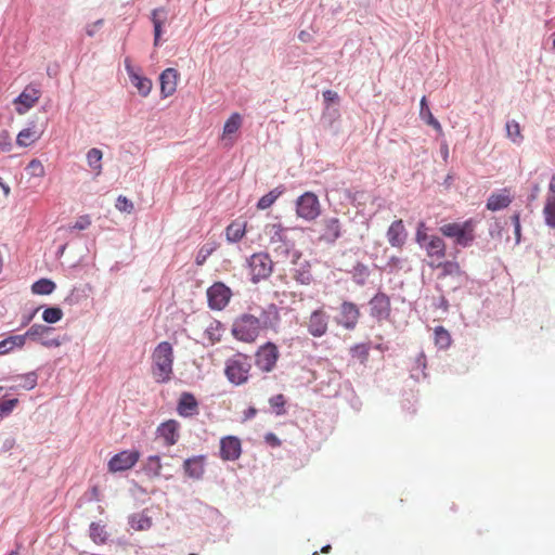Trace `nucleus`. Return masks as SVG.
<instances>
[{
    "label": "nucleus",
    "mask_w": 555,
    "mask_h": 555,
    "mask_svg": "<svg viewBox=\"0 0 555 555\" xmlns=\"http://www.w3.org/2000/svg\"><path fill=\"white\" fill-rule=\"evenodd\" d=\"M476 222L468 219L464 222H450L440 227L443 236L454 240V243L462 247H468L475 241Z\"/></svg>",
    "instance_id": "obj_4"
},
{
    "label": "nucleus",
    "mask_w": 555,
    "mask_h": 555,
    "mask_svg": "<svg viewBox=\"0 0 555 555\" xmlns=\"http://www.w3.org/2000/svg\"><path fill=\"white\" fill-rule=\"evenodd\" d=\"M167 22V12L165 9H155L152 11V23L154 26V46L158 47L163 34V26Z\"/></svg>",
    "instance_id": "obj_27"
},
{
    "label": "nucleus",
    "mask_w": 555,
    "mask_h": 555,
    "mask_svg": "<svg viewBox=\"0 0 555 555\" xmlns=\"http://www.w3.org/2000/svg\"><path fill=\"white\" fill-rule=\"evenodd\" d=\"M179 73L175 68H166L159 77L160 94L163 98L171 96L178 86Z\"/></svg>",
    "instance_id": "obj_17"
},
{
    "label": "nucleus",
    "mask_w": 555,
    "mask_h": 555,
    "mask_svg": "<svg viewBox=\"0 0 555 555\" xmlns=\"http://www.w3.org/2000/svg\"><path fill=\"white\" fill-rule=\"evenodd\" d=\"M138 450H122L115 454L107 463V470L112 474L131 469L140 460Z\"/></svg>",
    "instance_id": "obj_7"
},
{
    "label": "nucleus",
    "mask_w": 555,
    "mask_h": 555,
    "mask_svg": "<svg viewBox=\"0 0 555 555\" xmlns=\"http://www.w3.org/2000/svg\"><path fill=\"white\" fill-rule=\"evenodd\" d=\"M40 344L46 348L60 347L62 340L60 338L41 339Z\"/></svg>",
    "instance_id": "obj_54"
},
{
    "label": "nucleus",
    "mask_w": 555,
    "mask_h": 555,
    "mask_svg": "<svg viewBox=\"0 0 555 555\" xmlns=\"http://www.w3.org/2000/svg\"><path fill=\"white\" fill-rule=\"evenodd\" d=\"M173 348L170 343H159L152 352L151 372L158 384H166L173 375Z\"/></svg>",
    "instance_id": "obj_2"
},
{
    "label": "nucleus",
    "mask_w": 555,
    "mask_h": 555,
    "mask_svg": "<svg viewBox=\"0 0 555 555\" xmlns=\"http://www.w3.org/2000/svg\"><path fill=\"white\" fill-rule=\"evenodd\" d=\"M242 126V117L238 113H233L223 126L222 141L227 144L232 145L233 140L231 135L236 133Z\"/></svg>",
    "instance_id": "obj_28"
},
{
    "label": "nucleus",
    "mask_w": 555,
    "mask_h": 555,
    "mask_svg": "<svg viewBox=\"0 0 555 555\" xmlns=\"http://www.w3.org/2000/svg\"><path fill=\"white\" fill-rule=\"evenodd\" d=\"M63 318L62 309L57 307L47 308L42 313V319L47 323H56Z\"/></svg>",
    "instance_id": "obj_44"
},
{
    "label": "nucleus",
    "mask_w": 555,
    "mask_h": 555,
    "mask_svg": "<svg viewBox=\"0 0 555 555\" xmlns=\"http://www.w3.org/2000/svg\"><path fill=\"white\" fill-rule=\"evenodd\" d=\"M543 216L545 223L555 229V196L548 195L545 199V204L543 207Z\"/></svg>",
    "instance_id": "obj_36"
},
{
    "label": "nucleus",
    "mask_w": 555,
    "mask_h": 555,
    "mask_svg": "<svg viewBox=\"0 0 555 555\" xmlns=\"http://www.w3.org/2000/svg\"><path fill=\"white\" fill-rule=\"evenodd\" d=\"M323 98H324V101L327 102V103H331V102H335L338 100V94L337 92L335 91H332V90H325L323 92Z\"/></svg>",
    "instance_id": "obj_55"
},
{
    "label": "nucleus",
    "mask_w": 555,
    "mask_h": 555,
    "mask_svg": "<svg viewBox=\"0 0 555 555\" xmlns=\"http://www.w3.org/2000/svg\"><path fill=\"white\" fill-rule=\"evenodd\" d=\"M553 47L555 48V35L553 37Z\"/></svg>",
    "instance_id": "obj_64"
},
{
    "label": "nucleus",
    "mask_w": 555,
    "mask_h": 555,
    "mask_svg": "<svg viewBox=\"0 0 555 555\" xmlns=\"http://www.w3.org/2000/svg\"><path fill=\"white\" fill-rule=\"evenodd\" d=\"M205 457L203 455L193 456L183 463L184 474L192 479H201L204 475Z\"/></svg>",
    "instance_id": "obj_22"
},
{
    "label": "nucleus",
    "mask_w": 555,
    "mask_h": 555,
    "mask_svg": "<svg viewBox=\"0 0 555 555\" xmlns=\"http://www.w3.org/2000/svg\"><path fill=\"white\" fill-rule=\"evenodd\" d=\"M512 220H513V223H514V227H515V235L517 237V240H519L520 237V221H519V215H514L512 217Z\"/></svg>",
    "instance_id": "obj_56"
},
{
    "label": "nucleus",
    "mask_w": 555,
    "mask_h": 555,
    "mask_svg": "<svg viewBox=\"0 0 555 555\" xmlns=\"http://www.w3.org/2000/svg\"><path fill=\"white\" fill-rule=\"evenodd\" d=\"M246 221L234 220L225 229V237L231 243L240 242L246 233Z\"/></svg>",
    "instance_id": "obj_29"
},
{
    "label": "nucleus",
    "mask_w": 555,
    "mask_h": 555,
    "mask_svg": "<svg viewBox=\"0 0 555 555\" xmlns=\"http://www.w3.org/2000/svg\"><path fill=\"white\" fill-rule=\"evenodd\" d=\"M27 169L31 177L42 178L46 175L44 166L37 158H34L28 163Z\"/></svg>",
    "instance_id": "obj_46"
},
{
    "label": "nucleus",
    "mask_w": 555,
    "mask_h": 555,
    "mask_svg": "<svg viewBox=\"0 0 555 555\" xmlns=\"http://www.w3.org/2000/svg\"><path fill=\"white\" fill-rule=\"evenodd\" d=\"M280 313L274 305L261 310L259 317L250 313L238 315L232 324V335L241 341L254 343L262 331H278Z\"/></svg>",
    "instance_id": "obj_1"
},
{
    "label": "nucleus",
    "mask_w": 555,
    "mask_h": 555,
    "mask_svg": "<svg viewBox=\"0 0 555 555\" xmlns=\"http://www.w3.org/2000/svg\"><path fill=\"white\" fill-rule=\"evenodd\" d=\"M25 346V336L13 335L0 341V356L8 354L15 348H23Z\"/></svg>",
    "instance_id": "obj_33"
},
{
    "label": "nucleus",
    "mask_w": 555,
    "mask_h": 555,
    "mask_svg": "<svg viewBox=\"0 0 555 555\" xmlns=\"http://www.w3.org/2000/svg\"><path fill=\"white\" fill-rule=\"evenodd\" d=\"M292 276L299 284L309 285L313 280L310 263L307 260L295 261L292 270Z\"/></svg>",
    "instance_id": "obj_20"
},
{
    "label": "nucleus",
    "mask_w": 555,
    "mask_h": 555,
    "mask_svg": "<svg viewBox=\"0 0 555 555\" xmlns=\"http://www.w3.org/2000/svg\"><path fill=\"white\" fill-rule=\"evenodd\" d=\"M307 37H309V34H308V33H306V31H300V34H299V39H300L301 41H307Z\"/></svg>",
    "instance_id": "obj_59"
},
{
    "label": "nucleus",
    "mask_w": 555,
    "mask_h": 555,
    "mask_svg": "<svg viewBox=\"0 0 555 555\" xmlns=\"http://www.w3.org/2000/svg\"><path fill=\"white\" fill-rule=\"evenodd\" d=\"M13 147L12 138L8 130L0 131V151L8 153L11 152Z\"/></svg>",
    "instance_id": "obj_48"
},
{
    "label": "nucleus",
    "mask_w": 555,
    "mask_h": 555,
    "mask_svg": "<svg viewBox=\"0 0 555 555\" xmlns=\"http://www.w3.org/2000/svg\"><path fill=\"white\" fill-rule=\"evenodd\" d=\"M507 137L516 144H520L524 137L521 134L520 126L516 120L506 122Z\"/></svg>",
    "instance_id": "obj_42"
},
{
    "label": "nucleus",
    "mask_w": 555,
    "mask_h": 555,
    "mask_svg": "<svg viewBox=\"0 0 555 555\" xmlns=\"http://www.w3.org/2000/svg\"><path fill=\"white\" fill-rule=\"evenodd\" d=\"M255 357L257 367L268 373L275 367L280 353L273 343H267L257 350Z\"/></svg>",
    "instance_id": "obj_9"
},
{
    "label": "nucleus",
    "mask_w": 555,
    "mask_h": 555,
    "mask_svg": "<svg viewBox=\"0 0 555 555\" xmlns=\"http://www.w3.org/2000/svg\"><path fill=\"white\" fill-rule=\"evenodd\" d=\"M255 414H256V410L251 408V409L249 410V415H255Z\"/></svg>",
    "instance_id": "obj_61"
},
{
    "label": "nucleus",
    "mask_w": 555,
    "mask_h": 555,
    "mask_svg": "<svg viewBox=\"0 0 555 555\" xmlns=\"http://www.w3.org/2000/svg\"><path fill=\"white\" fill-rule=\"evenodd\" d=\"M390 311V299L386 294L378 293L370 300V314L378 322L387 320Z\"/></svg>",
    "instance_id": "obj_12"
},
{
    "label": "nucleus",
    "mask_w": 555,
    "mask_h": 555,
    "mask_svg": "<svg viewBox=\"0 0 555 555\" xmlns=\"http://www.w3.org/2000/svg\"><path fill=\"white\" fill-rule=\"evenodd\" d=\"M387 240L392 247L402 248L406 240V232L401 219L390 224L387 231Z\"/></svg>",
    "instance_id": "obj_18"
},
{
    "label": "nucleus",
    "mask_w": 555,
    "mask_h": 555,
    "mask_svg": "<svg viewBox=\"0 0 555 555\" xmlns=\"http://www.w3.org/2000/svg\"><path fill=\"white\" fill-rule=\"evenodd\" d=\"M251 367L250 358L247 354L238 352L227 359L224 375L233 385H244L248 382Z\"/></svg>",
    "instance_id": "obj_3"
},
{
    "label": "nucleus",
    "mask_w": 555,
    "mask_h": 555,
    "mask_svg": "<svg viewBox=\"0 0 555 555\" xmlns=\"http://www.w3.org/2000/svg\"><path fill=\"white\" fill-rule=\"evenodd\" d=\"M51 330H52L51 327L42 325V324H34L22 336H25V340L27 339V337L37 339V338L42 337L43 335L48 334Z\"/></svg>",
    "instance_id": "obj_43"
},
{
    "label": "nucleus",
    "mask_w": 555,
    "mask_h": 555,
    "mask_svg": "<svg viewBox=\"0 0 555 555\" xmlns=\"http://www.w3.org/2000/svg\"><path fill=\"white\" fill-rule=\"evenodd\" d=\"M241 452V440L237 437L227 436L220 440V456L223 461H235Z\"/></svg>",
    "instance_id": "obj_15"
},
{
    "label": "nucleus",
    "mask_w": 555,
    "mask_h": 555,
    "mask_svg": "<svg viewBox=\"0 0 555 555\" xmlns=\"http://www.w3.org/2000/svg\"><path fill=\"white\" fill-rule=\"evenodd\" d=\"M129 525L135 531H143L149 530L152 527L153 521L145 512H140L132 514L129 517Z\"/></svg>",
    "instance_id": "obj_32"
},
{
    "label": "nucleus",
    "mask_w": 555,
    "mask_h": 555,
    "mask_svg": "<svg viewBox=\"0 0 555 555\" xmlns=\"http://www.w3.org/2000/svg\"><path fill=\"white\" fill-rule=\"evenodd\" d=\"M41 98V91L33 86L28 85L22 91V93L14 100L15 111L18 115L26 114L33 108Z\"/></svg>",
    "instance_id": "obj_10"
},
{
    "label": "nucleus",
    "mask_w": 555,
    "mask_h": 555,
    "mask_svg": "<svg viewBox=\"0 0 555 555\" xmlns=\"http://www.w3.org/2000/svg\"><path fill=\"white\" fill-rule=\"evenodd\" d=\"M287 229L281 223H268L263 229V237L271 245L278 243H286Z\"/></svg>",
    "instance_id": "obj_21"
},
{
    "label": "nucleus",
    "mask_w": 555,
    "mask_h": 555,
    "mask_svg": "<svg viewBox=\"0 0 555 555\" xmlns=\"http://www.w3.org/2000/svg\"><path fill=\"white\" fill-rule=\"evenodd\" d=\"M102 151L96 147L89 150L87 153L88 165L96 176L101 175L102 172Z\"/></svg>",
    "instance_id": "obj_35"
},
{
    "label": "nucleus",
    "mask_w": 555,
    "mask_h": 555,
    "mask_svg": "<svg viewBox=\"0 0 555 555\" xmlns=\"http://www.w3.org/2000/svg\"><path fill=\"white\" fill-rule=\"evenodd\" d=\"M512 203V196L508 189H503L499 193H493L487 201V209L496 211L506 208Z\"/></svg>",
    "instance_id": "obj_24"
},
{
    "label": "nucleus",
    "mask_w": 555,
    "mask_h": 555,
    "mask_svg": "<svg viewBox=\"0 0 555 555\" xmlns=\"http://www.w3.org/2000/svg\"><path fill=\"white\" fill-rule=\"evenodd\" d=\"M215 249H216L215 245L206 244V245L202 246L201 249L198 250L196 259H195L196 264L197 266L204 264L206 259L214 253Z\"/></svg>",
    "instance_id": "obj_47"
},
{
    "label": "nucleus",
    "mask_w": 555,
    "mask_h": 555,
    "mask_svg": "<svg viewBox=\"0 0 555 555\" xmlns=\"http://www.w3.org/2000/svg\"><path fill=\"white\" fill-rule=\"evenodd\" d=\"M232 297V292L222 282H216L207 289L208 306L212 310L224 309Z\"/></svg>",
    "instance_id": "obj_8"
},
{
    "label": "nucleus",
    "mask_w": 555,
    "mask_h": 555,
    "mask_svg": "<svg viewBox=\"0 0 555 555\" xmlns=\"http://www.w3.org/2000/svg\"><path fill=\"white\" fill-rule=\"evenodd\" d=\"M429 266L431 268L440 269V273L438 275L439 279L446 278V276H456L462 273L461 267L455 261H444L442 262L439 260L438 262L429 261Z\"/></svg>",
    "instance_id": "obj_30"
},
{
    "label": "nucleus",
    "mask_w": 555,
    "mask_h": 555,
    "mask_svg": "<svg viewBox=\"0 0 555 555\" xmlns=\"http://www.w3.org/2000/svg\"><path fill=\"white\" fill-rule=\"evenodd\" d=\"M306 324L310 335L322 337L328 328V314L323 308H319L310 314Z\"/></svg>",
    "instance_id": "obj_11"
},
{
    "label": "nucleus",
    "mask_w": 555,
    "mask_h": 555,
    "mask_svg": "<svg viewBox=\"0 0 555 555\" xmlns=\"http://www.w3.org/2000/svg\"><path fill=\"white\" fill-rule=\"evenodd\" d=\"M18 404V399H9L0 403V421L12 413L14 408Z\"/></svg>",
    "instance_id": "obj_49"
},
{
    "label": "nucleus",
    "mask_w": 555,
    "mask_h": 555,
    "mask_svg": "<svg viewBox=\"0 0 555 555\" xmlns=\"http://www.w3.org/2000/svg\"><path fill=\"white\" fill-rule=\"evenodd\" d=\"M143 473L150 479H156L162 476L163 464L158 455L149 456L143 464Z\"/></svg>",
    "instance_id": "obj_31"
},
{
    "label": "nucleus",
    "mask_w": 555,
    "mask_h": 555,
    "mask_svg": "<svg viewBox=\"0 0 555 555\" xmlns=\"http://www.w3.org/2000/svg\"><path fill=\"white\" fill-rule=\"evenodd\" d=\"M9 555H18L17 552L12 551Z\"/></svg>",
    "instance_id": "obj_63"
},
{
    "label": "nucleus",
    "mask_w": 555,
    "mask_h": 555,
    "mask_svg": "<svg viewBox=\"0 0 555 555\" xmlns=\"http://www.w3.org/2000/svg\"><path fill=\"white\" fill-rule=\"evenodd\" d=\"M423 247L425 248L428 258H430V261L438 262L446 256V243L437 235H431Z\"/></svg>",
    "instance_id": "obj_19"
},
{
    "label": "nucleus",
    "mask_w": 555,
    "mask_h": 555,
    "mask_svg": "<svg viewBox=\"0 0 555 555\" xmlns=\"http://www.w3.org/2000/svg\"><path fill=\"white\" fill-rule=\"evenodd\" d=\"M354 356H357L361 361H365L369 357V349L364 345H358L352 349Z\"/></svg>",
    "instance_id": "obj_53"
},
{
    "label": "nucleus",
    "mask_w": 555,
    "mask_h": 555,
    "mask_svg": "<svg viewBox=\"0 0 555 555\" xmlns=\"http://www.w3.org/2000/svg\"><path fill=\"white\" fill-rule=\"evenodd\" d=\"M330 548H331V546H330V545H326V546H324V547L322 548V552H328V550H330Z\"/></svg>",
    "instance_id": "obj_60"
},
{
    "label": "nucleus",
    "mask_w": 555,
    "mask_h": 555,
    "mask_svg": "<svg viewBox=\"0 0 555 555\" xmlns=\"http://www.w3.org/2000/svg\"><path fill=\"white\" fill-rule=\"evenodd\" d=\"M248 264L254 283L269 278L273 271V261L267 253H256L251 255Z\"/></svg>",
    "instance_id": "obj_5"
},
{
    "label": "nucleus",
    "mask_w": 555,
    "mask_h": 555,
    "mask_svg": "<svg viewBox=\"0 0 555 555\" xmlns=\"http://www.w3.org/2000/svg\"><path fill=\"white\" fill-rule=\"evenodd\" d=\"M321 212L318 196L312 192H306L296 201V214L299 218L312 221L319 217Z\"/></svg>",
    "instance_id": "obj_6"
},
{
    "label": "nucleus",
    "mask_w": 555,
    "mask_h": 555,
    "mask_svg": "<svg viewBox=\"0 0 555 555\" xmlns=\"http://www.w3.org/2000/svg\"><path fill=\"white\" fill-rule=\"evenodd\" d=\"M270 406L274 410L276 415H283L285 413L284 406L286 399L284 395L279 393L269 399Z\"/></svg>",
    "instance_id": "obj_45"
},
{
    "label": "nucleus",
    "mask_w": 555,
    "mask_h": 555,
    "mask_svg": "<svg viewBox=\"0 0 555 555\" xmlns=\"http://www.w3.org/2000/svg\"><path fill=\"white\" fill-rule=\"evenodd\" d=\"M421 109L420 115L421 117L426 121L427 125L431 126L437 132L442 133V127L441 124L434 117L433 113L430 112V108L427 104L426 96H423L421 99Z\"/></svg>",
    "instance_id": "obj_34"
},
{
    "label": "nucleus",
    "mask_w": 555,
    "mask_h": 555,
    "mask_svg": "<svg viewBox=\"0 0 555 555\" xmlns=\"http://www.w3.org/2000/svg\"><path fill=\"white\" fill-rule=\"evenodd\" d=\"M430 236L431 235H427V233L425 232V223L421 222L417 227L416 234H415L416 242L421 246H424L428 242V238H430Z\"/></svg>",
    "instance_id": "obj_51"
},
{
    "label": "nucleus",
    "mask_w": 555,
    "mask_h": 555,
    "mask_svg": "<svg viewBox=\"0 0 555 555\" xmlns=\"http://www.w3.org/2000/svg\"><path fill=\"white\" fill-rule=\"evenodd\" d=\"M42 135L41 131H38L35 126L22 129L16 137V144L20 147H28L35 144Z\"/></svg>",
    "instance_id": "obj_26"
},
{
    "label": "nucleus",
    "mask_w": 555,
    "mask_h": 555,
    "mask_svg": "<svg viewBox=\"0 0 555 555\" xmlns=\"http://www.w3.org/2000/svg\"><path fill=\"white\" fill-rule=\"evenodd\" d=\"M126 70L131 83L137 88L140 95L147 96L152 91V80L135 70L128 60H126Z\"/></svg>",
    "instance_id": "obj_16"
},
{
    "label": "nucleus",
    "mask_w": 555,
    "mask_h": 555,
    "mask_svg": "<svg viewBox=\"0 0 555 555\" xmlns=\"http://www.w3.org/2000/svg\"><path fill=\"white\" fill-rule=\"evenodd\" d=\"M91 224V219L88 215H85V216H80L77 221L75 222L74 224V229L76 230H85L87 228H89Z\"/></svg>",
    "instance_id": "obj_52"
},
{
    "label": "nucleus",
    "mask_w": 555,
    "mask_h": 555,
    "mask_svg": "<svg viewBox=\"0 0 555 555\" xmlns=\"http://www.w3.org/2000/svg\"><path fill=\"white\" fill-rule=\"evenodd\" d=\"M435 344L440 349H447L450 347L452 339L450 333L443 326H437L435 328Z\"/></svg>",
    "instance_id": "obj_38"
},
{
    "label": "nucleus",
    "mask_w": 555,
    "mask_h": 555,
    "mask_svg": "<svg viewBox=\"0 0 555 555\" xmlns=\"http://www.w3.org/2000/svg\"><path fill=\"white\" fill-rule=\"evenodd\" d=\"M116 208L121 212L131 214L133 211V204L124 195H119L116 201Z\"/></svg>",
    "instance_id": "obj_50"
},
{
    "label": "nucleus",
    "mask_w": 555,
    "mask_h": 555,
    "mask_svg": "<svg viewBox=\"0 0 555 555\" xmlns=\"http://www.w3.org/2000/svg\"><path fill=\"white\" fill-rule=\"evenodd\" d=\"M391 262H393V263H396V264H397V263L399 262V259H398V258H392V259H391Z\"/></svg>",
    "instance_id": "obj_62"
},
{
    "label": "nucleus",
    "mask_w": 555,
    "mask_h": 555,
    "mask_svg": "<svg viewBox=\"0 0 555 555\" xmlns=\"http://www.w3.org/2000/svg\"><path fill=\"white\" fill-rule=\"evenodd\" d=\"M360 315V310L356 304L344 301L340 305V319L338 320V324L346 330H353L359 322Z\"/></svg>",
    "instance_id": "obj_14"
},
{
    "label": "nucleus",
    "mask_w": 555,
    "mask_h": 555,
    "mask_svg": "<svg viewBox=\"0 0 555 555\" xmlns=\"http://www.w3.org/2000/svg\"><path fill=\"white\" fill-rule=\"evenodd\" d=\"M323 227L324 231L321 235V240L328 243H334L337 238L340 237L341 225L338 218L333 217L324 219Z\"/></svg>",
    "instance_id": "obj_25"
},
{
    "label": "nucleus",
    "mask_w": 555,
    "mask_h": 555,
    "mask_svg": "<svg viewBox=\"0 0 555 555\" xmlns=\"http://www.w3.org/2000/svg\"><path fill=\"white\" fill-rule=\"evenodd\" d=\"M0 189H2L4 196H9L11 189L8 184L3 182V179L0 177Z\"/></svg>",
    "instance_id": "obj_57"
},
{
    "label": "nucleus",
    "mask_w": 555,
    "mask_h": 555,
    "mask_svg": "<svg viewBox=\"0 0 555 555\" xmlns=\"http://www.w3.org/2000/svg\"><path fill=\"white\" fill-rule=\"evenodd\" d=\"M548 190L552 193V195L555 196V175H553L552 178H551V181H550V184H548Z\"/></svg>",
    "instance_id": "obj_58"
},
{
    "label": "nucleus",
    "mask_w": 555,
    "mask_h": 555,
    "mask_svg": "<svg viewBox=\"0 0 555 555\" xmlns=\"http://www.w3.org/2000/svg\"><path fill=\"white\" fill-rule=\"evenodd\" d=\"M283 194V190L279 188L270 191L268 194L263 195L257 203L258 209H267L274 204V202Z\"/></svg>",
    "instance_id": "obj_39"
},
{
    "label": "nucleus",
    "mask_w": 555,
    "mask_h": 555,
    "mask_svg": "<svg viewBox=\"0 0 555 555\" xmlns=\"http://www.w3.org/2000/svg\"><path fill=\"white\" fill-rule=\"evenodd\" d=\"M90 538L96 544L105 543L107 540V532L105 530V527L100 524L92 522L90 525Z\"/></svg>",
    "instance_id": "obj_40"
},
{
    "label": "nucleus",
    "mask_w": 555,
    "mask_h": 555,
    "mask_svg": "<svg viewBox=\"0 0 555 555\" xmlns=\"http://www.w3.org/2000/svg\"><path fill=\"white\" fill-rule=\"evenodd\" d=\"M198 403L195 397L190 392H183L179 399L177 411L184 417L193 416L197 413Z\"/></svg>",
    "instance_id": "obj_23"
},
{
    "label": "nucleus",
    "mask_w": 555,
    "mask_h": 555,
    "mask_svg": "<svg viewBox=\"0 0 555 555\" xmlns=\"http://www.w3.org/2000/svg\"><path fill=\"white\" fill-rule=\"evenodd\" d=\"M180 424L176 420H168L162 423L157 429L156 435L163 439L164 444L167 447L173 446L179 440Z\"/></svg>",
    "instance_id": "obj_13"
},
{
    "label": "nucleus",
    "mask_w": 555,
    "mask_h": 555,
    "mask_svg": "<svg viewBox=\"0 0 555 555\" xmlns=\"http://www.w3.org/2000/svg\"><path fill=\"white\" fill-rule=\"evenodd\" d=\"M55 283L49 279H40L31 286V291L37 295H50L55 289Z\"/></svg>",
    "instance_id": "obj_37"
},
{
    "label": "nucleus",
    "mask_w": 555,
    "mask_h": 555,
    "mask_svg": "<svg viewBox=\"0 0 555 555\" xmlns=\"http://www.w3.org/2000/svg\"><path fill=\"white\" fill-rule=\"evenodd\" d=\"M15 379L21 380L18 387H22L26 390H31L37 386L38 375L36 372H29L15 376Z\"/></svg>",
    "instance_id": "obj_41"
}]
</instances>
